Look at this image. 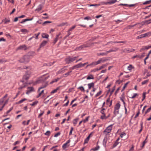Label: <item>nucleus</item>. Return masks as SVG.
Listing matches in <instances>:
<instances>
[{
  "instance_id": "obj_63",
  "label": "nucleus",
  "mask_w": 151,
  "mask_h": 151,
  "mask_svg": "<svg viewBox=\"0 0 151 151\" xmlns=\"http://www.w3.org/2000/svg\"><path fill=\"white\" fill-rule=\"evenodd\" d=\"M51 23V22L49 21H46L43 23L42 24L43 25H45L46 24Z\"/></svg>"
},
{
  "instance_id": "obj_17",
  "label": "nucleus",
  "mask_w": 151,
  "mask_h": 151,
  "mask_svg": "<svg viewBox=\"0 0 151 151\" xmlns=\"http://www.w3.org/2000/svg\"><path fill=\"white\" fill-rule=\"evenodd\" d=\"M47 42L46 41H43L40 45V47H44L46 45Z\"/></svg>"
},
{
  "instance_id": "obj_18",
  "label": "nucleus",
  "mask_w": 151,
  "mask_h": 151,
  "mask_svg": "<svg viewBox=\"0 0 151 151\" xmlns=\"http://www.w3.org/2000/svg\"><path fill=\"white\" fill-rule=\"evenodd\" d=\"M60 35V33L59 34L57 35L56 36V37L55 38L54 42L53 43L54 44H55L56 42L57 41L58 38H59V36Z\"/></svg>"
},
{
  "instance_id": "obj_38",
  "label": "nucleus",
  "mask_w": 151,
  "mask_h": 151,
  "mask_svg": "<svg viewBox=\"0 0 151 151\" xmlns=\"http://www.w3.org/2000/svg\"><path fill=\"white\" fill-rule=\"evenodd\" d=\"M133 68L132 65H130L129 66L127 67V69L129 70H131Z\"/></svg>"
},
{
  "instance_id": "obj_61",
  "label": "nucleus",
  "mask_w": 151,
  "mask_h": 151,
  "mask_svg": "<svg viewBox=\"0 0 151 151\" xmlns=\"http://www.w3.org/2000/svg\"><path fill=\"white\" fill-rule=\"evenodd\" d=\"M89 118V116H88L86 117V119H84L83 120V122L85 123L86 122L88 121V119Z\"/></svg>"
},
{
  "instance_id": "obj_30",
  "label": "nucleus",
  "mask_w": 151,
  "mask_h": 151,
  "mask_svg": "<svg viewBox=\"0 0 151 151\" xmlns=\"http://www.w3.org/2000/svg\"><path fill=\"white\" fill-rule=\"evenodd\" d=\"M38 103V101H36L34 102H33L32 104H30V105L32 106H35Z\"/></svg>"
},
{
  "instance_id": "obj_40",
  "label": "nucleus",
  "mask_w": 151,
  "mask_h": 151,
  "mask_svg": "<svg viewBox=\"0 0 151 151\" xmlns=\"http://www.w3.org/2000/svg\"><path fill=\"white\" fill-rule=\"evenodd\" d=\"M120 99L122 101V100H124L125 99V96H124V93H123L122 96H121L120 97Z\"/></svg>"
},
{
  "instance_id": "obj_2",
  "label": "nucleus",
  "mask_w": 151,
  "mask_h": 151,
  "mask_svg": "<svg viewBox=\"0 0 151 151\" xmlns=\"http://www.w3.org/2000/svg\"><path fill=\"white\" fill-rule=\"evenodd\" d=\"M30 56L28 55H26L20 59L19 61L21 63H27L29 62Z\"/></svg>"
},
{
  "instance_id": "obj_25",
  "label": "nucleus",
  "mask_w": 151,
  "mask_h": 151,
  "mask_svg": "<svg viewBox=\"0 0 151 151\" xmlns=\"http://www.w3.org/2000/svg\"><path fill=\"white\" fill-rule=\"evenodd\" d=\"M108 52L107 51H106V52H102L100 53L99 54V55H101V56H104V55H106L108 54Z\"/></svg>"
},
{
  "instance_id": "obj_21",
  "label": "nucleus",
  "mask_w": 151,
  "mask_h": 151,
  "mask_svg": "<svg viewBox=\"0 0 151 151\" xmlns=\"http://www.w3.org/2000/svg\"><path fill=\"white\" fill-rule=\"evenodd\" d=\"M96 90V88L94 87L93 88V89L92 91L91 92L90 94L91 96H92L94 94V92H95Z\"/></svg>"
},
{
  "instance_id": "obj_35",
  "label": "nucleus",
  "mask_w": 151,
  "mask_h": 151,
  "mask_svg": "<svg viewBox=\"0 0 151 151\" xmlns=\"http://www.w3.org/2000/svg\"><path fill=\"white\" fill-rule=\"evenodd\" d=\"M30 121V120H29L27 121V123H26V121H24L22 122V124L24 125H27L29 124Z\"/></svg>"
},
{
  "instance_id": "obj_58",
  "label": "nucleus",
  "mask_w": 151,
  "mask_h": 151,
  "mask_svg": "<svg viewBox=\"0 0 151 151\" xmlns=\"http://www.w3.org/2000/svg\"><path fill=\"white\" fill-rule=\"evenodd\" d=\"M151 110V107L149 108L147 110V111L145 112V114H146L147 113L149 112Z\"/></svg>"
},
{
  "instance_id": "obj_32",
  "label": "nucleus",
  "mask_w": 151,
  "mask_h": 151,
  "mask_svg": "<svg viewBox=\"0 0 151 151\" xmlns=\"http://www.w3.org/2000/svg\"><path fill=\"white\" fill-rule=\"evenodd\" d=\"M78 89H80L81 91L84 92L85 91L84 87L82 86L79 87Z\"/></svg>"
},
{
  "instance_id": "obj_5",
  "label": "nucleus",
  "mask_w": 151,
  "mask_h": 151,
  "mask_svg": "<svg viewBox=\"0 0 151 151\" xmlns=\"http://www.w3.org/2000/svg\"><path fill=\"white\" fill-rule=\"evenodd\" d=\"M90 46L89 45H86L83 44L81 45V46L78 47H76L75 49V50L77 51H79L81 50L82 49L85 47H89Z\"/></svg>"
},
{
  "instance_id": "obj_37",
  "label": "nucleus",
  "mask_w": 151,
  "mask_h": 151,
  "mask_svg": "<svg viewBox=\"0 0 151 151\" xmlns=\"http://www.w3.org/2000/svg\"><path fill=\"white\" fill-rule=\"evenodd\" d=\"M90 138V136H88L86 138V139H85V140L84 141V144L88 142V141L89 139Z\"/></svg>"
},
{
  "instance_id": "obj_45",
  "label": "nucleus",
  "mask_w": 151,
  "mask_h": 151,
  "mask_svg": "<svg viewBox=\"0 0 151 151\" xmlns=\"http://www.w3.org/2000/svg\"><path fill=\"white\" fill-rule=\"evenodd\" d=\"M106 66V65H103L102 66H100L99 68H98V70H99L102 69L104 68Z\"/></svg>"
},
{
  "instance_id": "obj_56",
  "label": "nucleus",
  "mask_w": 151,
  "mask_h": 151,
  "mask_svg": "<svg viewBox=\"0 0 151 151\" xmlns=\"http://www.w3.org/2000/svg\"><path fill=\"white\" fill-rule=\"evenodd\" d=\"M148 81V80H146L143 81L142 82V85H144L147 83Z\"/></svg>"
},
{
  "instance_id": "obj_8",
  "label": "nucleus",
  "mask_w": 151,
  "mask_h": 151,
  "mask_svg": "<svg viewBox=\"0 0 151 151\" xmlns=\"http://www.w3.org/2000/svg\"><path fill=\"white\" fill-rule=\"evenodd\" d=\"M27 90L26 93L27 94H29L30 92L34 91V88L32 87H28L27 88Z\"/></svg>"
},
{
  "instance_id": "obj_13",
  "label": "nucleus",
  "mask_w": 151,
  "mask_h": 151,
  "mask_svg": "<svg viewBox=\"0 0 151 151\" xmlns=\"http://www.w3.org/2000/svg\"><path fill=\"white\" fill-rule=\"evenodd\" d=\"M117 0H110L109 1L105 3L106 4H112L115 3L116 1Z\"/></svg>"
},
{
  "instance_id": "obj_53",
  "label": "nucleus",
  "mask_w": 151,
  "mask_h": 151,
  "mask_svg": "<svg viewBox=\"0 0 151 151\" xmlns=\"http://www.w3.org/2000/svg\"><path fill=\"white\" fill-rule=\"evenodd\" d=\"M84 19L85 20H91V17H90L88 16V17H85L84 18Z\"/></svg>"
},
{
  "instance_id": "obj_49",
  "label": "nucleus",
  "mask_w": 151,
  "mask_h": 151,
  "mask_svg": "<svg viewBox=\"0 0 151 151\" xmlns=\"http://www.w3.org/2000/svg\"><path fill=\"white\" fill-rule=\"evenodd\" d=\"M106 140L105 139H104L103 140V143L104 146L105 147L106 146Z\"/></svg>"
},
{
  "instance_id": "obj_33",
  "label": "nucleus",
  "mask_w": 151,
  "mask_h": 151,
  "mask_svg": "<svg viewBox=\"0 0 151 151\" xmlns=\"http://www.w3.org/2000/svg\"><path fill=\"white\" fill-rule=\"evenodd\" d=\"M27 100V99H22L19 101L17 103V104H21L22 103L23 101H26Z\"/></svg>"
},
{
  "instance_id": "obj_47",
  "label": "nucleus",
  "mask_w": 151,
  "mask_h": 151,
  "mask_svg": "<svg viewBox=\"0 0 151 151\" xmlns=\"http://www.w3.org/2000/svg\"><path fill=\"white\" fill-rule=\"evenodd\" d=\"M140 125L141 127V128L140 129L139 131V133H140L142 130V128H143V123L142 122L141 123Z\"/></svg>"
},
{
  "instance_id": "obj_22",
  "label": "nucleus",
  "mask_w": 151,
  "mask_h": 151,
  "mask_svg": "<svg viewBox=\"0 0 151 151\" xmlns=\"http://www.w3.org/2000/svg\"><path fill=\"white\" fill-rule=\"evenodd\" d=\"M94 79L93 76L92 75H90L88 76L87 78V80L93 79Z\"/></svg>"
},
{
  "instance_id": "obj_55",
  "label": "nucleus",
  "mask_w": 151,
  "mask_h": 151,
  "mask_svg": "<svg viewBox=\"0 0 151 151\" xmlns=\"http://www.w3.org/2000/svg\"><path fill=\"white\" fill-rule=\"evenodd\" d=\"M50 132L49 131H47L46 132L45 134L47 136H49L50 134Z\"/></svg>"
},
{
  "instance_id": "obj_46",
  "label": "nucleus",
  "mask_w": 151,
  "mask_h": 151,
  "mask_svg": "<svg viewBox=\"0 0 151 151\" xmlns=\"http://www.w3.org/2000/svg\"><path fill=\"white\" fill-rule=\"evenodd\" d=\"M138 95V94L137 93H134V94L131 97H130V98L133 99L136 96H137Z\"/></svg>"
},
{
  "instance_id": "obj_34",
  "label": "nucleus",
  "mask_w": 151,
  "mask_h": 151,
  "mask_svg": "<svg viewBox=\"0 0 151 151\" xmlns=\"http://www.w3.org/2000/svg\"><path fill=\"white\" fill-rule=\"evenodd\" d=\"M72 72L71 71H69L68 72L64 74V76L65 77H66L68 76L70 74V73Z\"/></svg>"
},
{
  "instance_id": "obj_51",
  "label": "nucleus",
  "mask_w": 151,
  "mask_h": 151,
  "mask_svg": "<svg viewBox=\"0 0 151 151\" xmlns=\"http://www.w3.org/2000/svg\"><path fill=\"white\" fill-rule=\"evenodd\" d=\"M98 65V64H97V61L93 62L92 63H91L90 64V65Z\"/></svg>"
},
{
  "instance_id": "obj_42",
  "label": "nucleus",
  "mask_w": 151,
  "mask_h": 151,
  "mask_svg": "<svg viewBox=\"0 0 151 151\" xmlns=\"http://www.w3.org/2000/svg\"><path fill=\"white\" fill-rule=\"evenodd\" d=\"M59 80V78L55 79L54 80H53L52 81L50 82V83L52 84L54 82H57L58 80Z\"/></svg>"
},
{
  "instance_id": "obj_14",
  "label": "nucleus",
  "mask_w": 151,
  "mask_h": 151,
  "mask_svg": "<svg viewBox=\"0 0 151 151\" xmlns=\"http://www.w3.org/2000/svg\"><path fill=\"white\" fill-rule=\"evenodd\" d=\"M17 49L18 50H25L26 49V46L25 45H22L19 47Z\"/></svg>"
},
{
  "instance_id": "obj_19",
  "label": "nucleus",
  "mask_w": 151,
  "mask_h": 151,
  "mask_svg": "<svg viewBox=\"0 0 151 151\" xmlns=\"http://www.w3.org/2000/svg\"><path fill=\"white\" fill-rule=\"evenodd\" d=\"M99 148L100 147L98 145H97L96 147L92 149H91V150H93V151H96L98 150Z\"/></svg>"
},
{
  "instance_id": "obj_39",
  "label": "nucleus",
  "mask_w": 151,
  "mask_h": 151,
  "mask_svg": "<svg viewBox=\"0 0 151 151\" xmlns=\"http://www.w3.org/2000/svg\"><path fill=\"white\" fill-rule=\"evenodd\" d=\"M41 113H40L39 115L38 116V118H40L41 116H42L44 114V112L43 111H42L41 110L40 111Z\"/></svg>"
},
{
  "instance_id": "obj_16",
  "label": "nucleus",
  "mask_w": 151,
  "mask_h": 151,
  "mask_svg": "<svg viewBox=\"0 0 151 151\" xmlns=\"http://www.w3.org/2000/svg\"><path fill=\"white\" fill-rule=\"evenodd\" d=\"M30 76L29 75H26L24 76L23 77V79L24 80H27L30 77Z\"/></svg>"
},
{
  "instance_id": "obj_26",
  "label": "nucleus",
  "mask_w": 151,
  "mask_h": 151,
  "mask_svg": "<svg viewBox=\"0 0 151 151\" xmlns=\"http://www.w3.org/2000/svg\"><path fill=\"white\" fill-rule=\"evenodd\" d=\"M141 24L139 23H137V24H135L133 25H131V26H129V28H131V27H134L136 25H139V28H141V27L142 26H140V25Z\"/></svg>"
},
{
  "instance_id": "obj_7",
  "label": "nucleus",
  "mask_w": 151,
  "mask_h": 151,
  "mask_svg": "<svg viewBox=\"0 0 151 151\" xmlns=\"http://www.w3.org/2000/svg\"><path fill=\"white\" fill-rule=\"evenodd\" d=\"M135 50L133 49H127L125 48L122 50V51L125 53H129L132 52L134 51Z\"/></svg>"
},
{
  "instance_id": "obj_4",
  "label": "nucleus",
  "mask_w": 151,
  "mask_h": 151,
  "mask_svg": "<svg viewBox=\"0 0 151 151\" xmlns=\"http://www.w3.org/2000/svg\"><path fill=\"white\" fill-rule=\"evenodd\" d=\"M113 124L109 126L104 131V132L106 134H107L111 132L112 129Z\"/></svg>"
},
{
  "instance_id": "obj_20",
  "label": "nucleus",
  "mask_w": 151,
  "mask_h": 151,
  "mask_svg": "<svg viewBox=\"0 0 151 151\" xmlns=\"http://www.w3.org/2000/svg\"><path fill=\"white\" fill-rule=\"evenodd\" d=\"M42 5L41 4H40L37 6V8L36 9V10L38 11H40L42 9Z\"/></svg>"
},
{
  "instance_id": "obj_43",
  "label": "nucleus",
  "mask_w": 151,
  "mask_h": 151,
  "mask_svg": "<svg viewBox=\"0 0 151 151\" xmlns=\"http://www.w3.org/2000/svg\"><path fill=\"white\" fill-rule=\"evenodd\" d=\"M146 94V93H145V92H144L143 93V94H142L143 99H142V101H143L144 100V99H145V97H146V96H145Z\"/></svg>"
},
{
  "instance_id": "obj_62",
  "label": "nucleus",
  "mask_w": 151,
  "mask_h": 151,
  "mask_svg": "<svg viewBox=\"0 0 151 151\" xmlns=\"http://www.w3.org/2000/svg\"><path fill=\"white\" fill-rule=\"evenodd\" d=\"M126 135L125 133L124 132H122L120 134V137L121 138H122L123 136H125Z\"/></svg>"
},
{
  "instance_id": "obj_64",
  "label": "nucleus",
  "mask_w": 151,
  "mask_h": 151,
  "mask_svg": "<svg viewBox=\"0 0 151 151\" xmlns=\"http://www.w3.org/2000/svg\"><path fill=\"white\" fill-rule=\"evenodd\" d=\"M119 144V143L118 142L116 141L114 143V144L113 145V147H115Z\"/></svg>"
},
{
  "instance_id": "obj_1",
  "label": "nucleus",
  "mask_w": 151,
  "mask_h": 151,
  "mask_svg": "<svg viewBox=\"0 0 151 151\" xmlns=\"http://www.w3.org/2000/svg\"><path fill=\"white\" fill-rule=\"evenodd\" d=\"M78 57L76 56L69 57L66 59L65 60L66 63L68 64L71 63L73 62Z\"/></svg>"
},
{
  "instance_id": "obj_28",
  "label": "nucleus",
  "mask_w": 151,
  "mask_h": 151,
  "mask_svg": "<svg viewBox=\"0 0 151 151\" xmlns=\"http://www.w3.org/2000/svg\"><path fill=\"white\" fill-rule=\"evenodd\" d=\"M147 142V140H146V139H145V140L143 142V143L142 144V146H141V147L142 148H143L144 147L145 144Z\"/></svg>"
},
{
  "instance_id": "obj_12",
  "label": "nucleus",
  "mask_w": 151,
  "mask_h": 151,
  "mask_svg": "<svg viewBox=\"0 0 151 151\" xmlns=\"http://www.w3.org/2000/svg\"><path fill=\"white\" fill-rule=\"evenodd\" d=\"M94 84L92 82L88 84V86L89 89H91V88L94 87Z\"/></svg>"
},
{
  "instance_id": "obj_10",
  "label": "nucleus",
  "mask_w": 151,
  "mask_h": 151,
  "mask_svg": "<svg viewBox=\"0 0 151 151\" xmlns=\"http://www.w3.org/2000/svg\"><path fill=\"white\" fill-rule=\"evenodd\" d=\"M76 27V25H74L73 26L71 27L68 30V36L69 35H70V34L71 33L70 32V31H72L73 29H74Z\"/></svg>"
},
{
  "instance_id": "obj_36",
  "label": "nucleus",
  "mask_w": 151,
  "mask_h": 151,
  "mask_svg": "<svg viewBox=\"0 0 151 151\" xmlns=\"http://www.w3.org/2000/svg\"><path fill=\"white\" fill-rule=\"evenodd\" d=\"M109 103H110V104L109 105V106H110L111 105L112 101H110L109 98H108L106 100V103L107 104H108Z\"/></svg>"
},
{
  "instance_id": "obj_9",
  "label": "nucleus",
  "mask_w": 151,
  "mask_h": 151,
  "mask_svg": "<svg viewBox=\"0 0 151 151\" xmlns=\"http://www.w3.org/2000/svg\"><path fill=\"white\" fill-rule=\"evenodd\" d=\"M106 61V60L104 58H100L97 62L98 64L102 63Z\"/></svg>"
},
{
  "instance_id": "obj_27",
  "label": "nucleus",
  "mask_w": 151,
  "mask_h": 151,
  "mask_svg": "<svg viewBox=\"0 0 151 151\" xmlns=\"http://www.w3.org/2000/svg\"><path fill=\"white\" fill-rule=\"evenodd\" d=\"M59 89V87H58L55 89L54 90H53L51 92V93L52 94L56 92Z\"/></svg>"
},
{
  "instance_id": "obj_3",
  "label": "nucleus",
  "mask_w": 151,
  "mask_h": 151,
  "mask_svg": "<svg viewBox=\"0 0 151 151\" xmlns=\"http://www.w3.org/2000/svg\"><path fill=\"white\" fill-rule=\"evenodd\" d=\"M46 74L43 75L42 76H41V77L39 78L38 80L37 81V83H42L43 81H44L46 80L49 77V76H48L47 77H45Z\"/></svg>"
},
{
  "instance_id": "obj_50",
  "label": "nucleus",
  "mask_w": 151,
  "mask_h": 151,
  "mask_svg": "<svg viewBox=\"0 0 151 151\" xmlns=\"http://www.w3.org/2000/svg\"><path fill=\"white\" fill-rule=\"evenodd\" d=\"M101 118L102 119H106V117L105 114H103L101 116Z\"/></svg>"
},
{
  "instance_id": "obj_11",
  "label": "nucleus",
  "mask_w": 151,
  "mask_h": 151,
  "mask_svg": "<svg viewBox=\"0 0 151 151\" xmlns=\"http://www.w3.org/2000/svg\"><path fill=\"white\" fill-rule=\"evenodd\" d=\"M118 49H119L118 48L114 47V48H112V49H110V50H109V51H107V52L108 53H110L111 52H116L118 50Z\"/></svg>"
},
{
  "instance_id": "obj_60",
  "label": "nucleus",
  "mask_w": 151,
  "mask_h": 151,
  "mask_svg": "<svg viewBox=\"0 0 151 151\" xmlns=\"http://www.w3.org/2000/svg\"><path fill=\"white\" fill-rule=\"evenodd\" d=\"M115 86H114L112 88V90L111 91V93H110V95H111L113 93V92H114V91L115 89Z\"/></svg>"
},
{
  "instance_id": "obj_24",
  "label": "nucleus",
  "mask_w": 151,
  "mask_h": 151,
  "mask_svg": "<svg viewBox=\"0 0 151 151\" xmlns=\"http://www.w3.org/2000/svg\"><path fill=\"white\" fill-rule=\"evenodd\" d=\"M120 104L119 103H117L114 107V109H119L120 108Z\"/></svg>"
},
{
  "instance_id": "obj_44",
  "label": "nucleus",
  "mask_w": 151,
  "mask_h": 151,
  "mask_svg": "<svg viewBox=\"0 0 151 151\" xmlns=\"http://www.w3.org/2000/svg\"><path fill=\"white\" fill-rule=\"evenodd\" d=\"M128 83H129V82H127L124 85V86L123 87L122 89V91H123V90H124L125 89V88H126L127 85V84Z\"/></svg>"
},
{
  "instance_id": "obj_23",
  "label": "nucleus",
  "mask_w": 151,
  "mask_h": 151,
  "mask_svg": "<svg viewBox=\"0 0 151 151\" xmlns=\"http://www.w3.org/2000/svg\"><path fill=\"white\" fill-rule=\"evenodd\" d=\"M149 48V46H144L142 47V48L141 49V50H147Z\"/></svg>"
},
{
  "instance_id": "obj_54",
  "label": "nucleus",
  "mask_w": 151,
  "mask_h": 151,
  "mask_svg": "<svg viewBox=\"0 0 151 151\" xmlns=\"http://www.w3.org/2000/svg\"><path fill=\"white\" fill-rule=\"evenodd\" d=\"M73 127H71L70 130V131L69 133V135H71L72 134V132H73Z\"/></svg>"
},
{
  "instance_id": "obj_41",
  "label": "nucleus",
  "mask_w": 151,
  "mask_h": 151,
  "mask_svg": "<svg viewBox=\"0 0 151 151\" xmlns=\"http://www.w3.org/2000/svg\"><path fill=\"white\" fill-rule=\"evenodd\" d=\"M21 31L25 34L26 33L28 32V31L26 29H22L21 30Z\"/></svg>"
},
{
  "instance_id": "obj_59",
  "label": "nucleus",
  "mask_w": 151,
  "mask_h": 151,
  "mask_svg": "<svg viewBox=\"0 0 151 151\" xmlns=\"http://www.w3.org/2000/svg\"><path fill=\"white\" fill-rule=\"evenodd\" d=\"M60 132H58L54 136V137H57L60 134Z\"/></svg>"
},
{
  "instance_id": "obj_57",
  "label": "nucleus",
  "mask_w": 151,
  "mask_h": 151,
  "mask_svg": "<svg viewBox=\"0 0 151 151\" xmlns=\"http://www.w3.org/2000/svg\"><path fill=\"white\" fill-rule=\"evenodd\" d=\"M119 109H114V113L115 114H117L119 113Z\"/></svg>"
},
{
  "instance_id": "obj_6",
  "label": "nucleus",
  "mask_w": 151,
  "mask_h": 151,
  "mask_svg": "<svg viewBox=\"0 0 151 151\" xmlns=\"http://www.w3.org/2000/svg\"><path fill=\"white\" fill-rule=\"evenodd\" d=\"M82 67L81 63H80L70 68V69L74 70Z\"/></svg>"
},
{
  "instance_id": "obj_15",
  "label": "nucleus",
  "mask_w": 151,
  "mask_h": 151,
  "mask_svg": "<svg viewBox=\"0 0 151 151\" xmlns=\"http://www.w3.org/2000/svg\"><path fill=\"white\" fill-rule=\"evenodd\" d=\"M42 36L43 38H48L49 35H48L45 33H43L42 34Z\"/></svg>"
},
{
  "instance_id": "obj_52",
  "label": "nucleus",
  "mask_w": 151,
  "mask_h": 151,
  "mask_svg": "<svg viewBox=\"0 0 151 151\" xmlns=\"http://www.w3.org/2000/svg\"><path fill=\"white\" fill-rule=\"evenodd\" d=\"M151 21V19H150L148 20H146V21H145V23H146L147 24H149L151 23V22H150Z\"/></svg>"
},
{
  "instance_id": "obj_31",
  "label": "nucleus",
  "mask_w": 151,
  "mask_h": 151,
  "mask_svg": "<svg viewBox=\"0 0 151 151\" xmlns=\"http://www.w3.org/2000/svg\"><path fill=\"white\" fill-rule=\"evenodd\" d=\"M102 91H100L98 92L95 95V97L96 98L98 96H99L102 93Z\"/></svg>"
},
{
  "instance_id": "obj_48",
  "label": "nucleus",
  "mask_w": 151,
  "mask_h": 151,
  "mask_svg": "<svg viewBox=\"0 0 151 151\" xmlns=\"http://www.w3.org/2000/svg\"><path fill=\"white\" fill-rule=\"evenodd\" d=\"M4 21L5 24H6L7 23L10 22V21L9 19H4Z\"/></svg>"
},
{
  "instance_id": "obj_29",
  "label": "nucleus",
  "mask_w": 151,
  "mask_h": 151,
  "mask_svg": "<svg viewBox=\"0 0 151 151\" xmlns=\"http://www.w3.org/2000/svg\"><path fill=\"white\" fill-rule=\"evenodd\" d=\"M78 119H74L73 121V123L74 126H76L78 122Z\"/></svg>"
}]
</instances>
